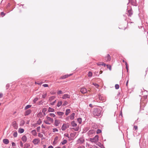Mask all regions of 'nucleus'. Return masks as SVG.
I'll return each instance as SVG.
<instances>
[{
    "label": "nucleus",
    "instance_id": "obj_1",
    "mask_svg": "<svg viewBox=\"0 0 148 148\" xmlns=\"http://www.w3.org/2000/svg\"><path fill=\"white\" fill-rule=\"evenodd\" d=\"M101 109L99 108H95L92 111V114L95 117L100 116L101 114Z\"/></svg>",
    "mask_w": 148,
    "mask_h": 148
},
{
    "label": "nucleus",
    "instance_id": "obj_2",
    "mask_svg": "<svg viewBox=\"0 0 148 148\" xmlns=\"http://www.w3.org/2000/svg\"><path fill=\"white\" fill-rule=\"evenodd\" d=\"M99 136L98 135H96L94 138H90L89 141L92 143H95L98 140Z\"/></svg>",
    "mask_w": 148,
    "mask_h": 148
},
{
    "label": "nucleus",
    "instance_id": "obj_3",
    "mask_svg": "<svg viewBox=\"0 0 148 148\" xmlns=\"http://www.w3.org/2000/svg\"><path fill=\"white\" fill-rule=\"evenodd\" d=\"M69 124L67 123L66 124H63L62 127L61 129L62 130L64 131L66 130V128L69 127Z\"/></svg>",
    "mask_w": 148,
    "mask_h": 148
},
{
    "label": "nucleus",
    "instance_id": "obj_4",
    "mask_svg": "<svg viewBox=\"0 0 148 148\" xmlns=\"http://www.w3.org/2000/svg\"><path fill=\"white\" fill-rule=\"evenodd\" d=\"M84 142V140L82 138H79L77 141V144H82Z\"/></svg>",
    "mask_w": 148,
    "mask_h": 148
},
{
    "label": "nucleus",
    "instance_id": "obj_5",
    "mask_svg": "<svg viewBox=\"0 0 148 148\" xmlns=\"http://www.w3.org/2000/svg\"><path fill=\"white\" fill-rule=\"evenodd\" d=\"M47 120L49 121L51 123L53 122V119L48 116V115L46 117Z\"/></svg>",
    "mask_w": 148,
    "mask_h": 148
},
{
    "label": "nucleus",
    "instance_id": "obj_6",
    "mask_svg": "<svg viewBox=\"0 0 148 148\" xmlns=\"http://www.w3.org/2000/svg\"><path fill=\"white\" fill-rule=\"evenodd\" d=\"M32 142L34 145H36L40 142V140L36 138L33 140Z\"/></svg>",
    "mask_w": 148,
    "mask_h": 148
},
{
    "label": "nucleus",
    "instance_id": "obj_7",
    "mask_svg": "<svg viewBox=\"0 0 148 148\" xmlns=\"http://www.w3.org/2000/svg\"><path fill=\"white\" fill-rule=\"evenodd\" d=\"M105 59L107 62H108L110 60L111 58L109 54H107V56L105 57Z\"/></svg>",
    "mask_w": 148,
    "mask_h": 148
},
{
    "label": "nucleus",
    "instance_id": "obj_8",
    "mask_svg": "<svg viewBox=\"0 0 148 148\" xmlns=\"http://www.w3.org/2000/svg\"><path fill=\"white\" fill-rule=\"evenodd\" d=\"M80 91L83 94H84L86 93L87 92V90L86 88H81Z\"/></svg>",
    "mask_w": 148,
    "mask_h": 148
},
{
    "label": "nucleus",
    "instance_id": "obj_9",
    "mask_svg": "<svg viewBox=\"0 0 148 148\" xmlns=\"http://www.w3.org/2000/svg\"><path fill=\"white\" fill-rule=\"evenodd\" d=\"M70 96L67 94H64L62 96V98L64 99H65L67 98H70Z\"/></svg>",
    "mask_w": 148,
    "mask_h": 148
},
{
    "label": "nucleus",
    "instance_id": "obj_10",
    "mask_svg": "<svg viewBox=\"0 0 148 148\" xmlns=\"http://www.w3.org/2000/svg\"><path fill=\"white\" fill-rule=\"evenodd\" d=\"M60 123V121L59 120L55 119L54 121V125L56 126H58Z\"/></svg>",
    "mask_w": 148,
    "mask_h": 148
},
{
    "label": "nucleus",
    "instance_id": "obj_11",
    "mask_svg": "<svg viewBox=\"0 0 148 148\" xmlns=\"http://www.w3.org/2000/svg\"><path fill=\"white\" fill-rule=\"evenodd\" d=\"M31 112L32 111L30 110H28L25 111L24 114V115L25 116L28 115L31 113Z\"/></svg>",
    "mask_w": 148,
    "mask_h": 148
},
{
    "label": "nucleus",
    "instance_id": "obj_12",
    "mask_svg": "<svg viewBox=\"0 0 148 148\" xmlns=\"http://www.w3.org/2000/svg\"><path fill=\"white\" fill-rule=\"evenodd\" d=\"M75 115V113H73L71 114V115L69 116V119L71 120H72L74 119Z\"/></svg>",
    "mask_w": 148,
    "mask_h": 148
},
{
    "label": "nucleus",
    "instance_id": "obj_13",
    "mask_svg": "<svg viewBox=\"0 0 148 148\" xmlns=\"http://www.w3.org/2000/svg\"><path fill=\"white\" fill-rule=\"evenodd\" d=\"M71 75L72 74H70L69 75H66L61 77H60V79H65L67 78L68 77Z\"/></svg>",
    "mask_w": 148,
    "mask_h": 148
},
{
    "label": "nucleus",
    "instance_id": "obj_14",
    "mask_svg": "<svg viewBox=\"0 0 148 148\" xmlns=\"http://www.w3.org/2000/svg\"><path fill=\"white\" fill-rule=\"evenodd\" d=\"M99 99L100 100L104 101H105V98L104 97H103L102 95H99Z\"/></svg>",
    "mask_w": 148,
    "mask_h": 148
},
{
    "label": "nucleus",
    "instance_id": "obj_15",
    "mask_svg": "<svg viewBox=\"0 0 148 148\" xmlns=\"http://www.w3.org/2000/svg\"><path fill=\"white\" fill-rule=\"evenodd\" d=\"M12 126L15 129H16L18 127V126L16 121H14L12 123Z\"/></svg>",
    "mask_w": 148,
    "mask_h": 148
},
{
    "label": "nucleus",
    "instance_id": "obj_16",
    "mask_svg": "<svg viewBox=\"0 0 148 148\" xmlns=\"http://www.w3.org/2000/svg\"><path fill=\"white\" fill-rule=\"evenodd\" d=\"M21 139L24 143L26 142L27 140L26 136L25 135L23 136L22 137Z\"/></svg>",
    "mask_w": 148,
    "mask_h": 148
},
{
    "label": "nucleus",
    "instance_id": "obj_17",
    "mask_svg": "<svg viewBox=\"0 0 148 148\" xmlns=\"http://www.w3.org/2000/svg\"><path fill=\"white\" fill-rule=\"evenodd\" d=\"M3 142L5 144H8L9 143V140L5 138L3 140Z\"/></svg>",
    "mask_w": 148,
    "mask_h": 148
},
{
    "label": "nucleus",
    "instance_id": "obj_18",
    "mask_svg": "<svg viewBox=\"0 0 148 148\" xmlns=\"http://www.w3.org/2000/svg\"><path fill=\"white\" fill-rule=\"evenodd\" d=\"M128 16H131L133 14V12L132 10L131 9L128 10Z\"/></svg>",
    "mask_w": 148,
    "mask_h": 148
},
{
    "label": "nucleus",
    "instance_id": "obj_19",
    "mask_svg": "<svg viewBox=\"0 0 148 148\" xmlns=\"http://www.w3.org/2000/svg\"><path fill=\"white\" fill-rule=\"evenodd\" d=\"M32 134L34 136H36L37 135V133L35 130H34L31 131Z\"/></svg>",
    "mask_w": 148,
    "mask_h": 148
},
{
    "label": "nucleus",
    "instance_id": "obj_20",
    "mask_svg": "<svg viewBox=\"0 0 148 148\" xmlns=\"http://www.w3.org/2000/svg\"><path fill=\"white\" fill-rule=\"evenodd\" d=\"M56 113L58 116H61L64 114V112H57Z\"/></svg>",
    "mask_w": 148,
    "mask_h": 148
},
{
    "label": "nucleus",
    "instance_id": "obj_21",
    "mask_svg": "<svg viewBox=\"0 0 148 148\" xmlns=\"http://www.w3.org/2000/svg\"><path fill=\"white\" fill-rule=\"evenodd\" d=\"M24 131V130L23 129L20 128L18 130V132L19 133L21 134L23 133Z\"/></svg>",
    "mask_w": 148,
    "mask_h": 148
},
{
    "label": "nucleus",
    "instance_id": "obj_22",
    "mask_svg": "<svg viewBox=\"0 0 148 148\" xmlns=\"http://www.w3.org/2000/svg\"><path fill=\"white\" fill-rule=\"evenodd\" d=\"M25 123V121L24 120H21L20 122V125L21 126H23Z\"/></svg>",
    "mask_w": 148,
    "mask_h": 148
},
{
    "label": "nucleus",
    "instance_id": "obj_23",
    "mask_svg": "<svg viewBox=\"0 0 148 148\" xmlns=\"http://www.w3.org/2000/svg\"><path fill=\"white\" fill-rule=\"evenodd\" d=\"M54 111V110L53 108H52L50 107H49L48 108V112H53Z\"/></svg>",
    "mask_w": 148,
    "mask_h": 148
},
{
    "label": "nucleus",
    "instance_id": "obj_24",
    "mask_svg": "<svg viewBox=\"0 0 148 148\" xmlns=\"http://www.w3.org/2000/svg\"><path fill=\"white\" fill-rule=\"evenodd\" d=\"M71 125L72 127H76L77 125V124L75 123L74 121H72L71 123Z\"/></svg>",
    "mask_w": 148,
    "mask_h": 148
},
{
    "label": "nucleus",
    "instance_id": "obj_25",
    "mask_svg": "<svg viewBox=\"0 0 148 148\" xmlns=\"http://www.w3.org/2000/svg\"><path fill=\"white\" fill-rule=\"evenodd\" d=\"M70 110L69 109H68L66 110L65 115L67 116L69 115V114L70 112Z\"/></svg>",
    "mask_w": 148,
    "mask_h": 148
},
{
    "label": "nucleus",
    "instance_id": "obj_26",
    "mask_svg": "<svg viewBox=\"0 0 148 148\" xmlns=\"http://www.w3.org/2000/svg\"><path fill=\"white\" fill-rule=\"evenodd\" d=\"M47 115L49 117L50 116L52 117H55L56 116V115L53 113H49Z\"/></svg>",
    "mask_w": 148,
    "mask_h": 148
},
{
    "label": "nucleus",
    "instance_id": "obj_27",
    "mask_svg": "<svg viewBox=\"0 0 148 148\" xmlns=\"http://www.w3.org/2000/svg\"><path fill=\"white\" fill-rule=\"evenodd\" d=\"M17 133L16 131H15V132H14L13 134V136H14V137H16L17 136Z\"/></svg>",
    "mask_w": 148,
    "mask_h": 148
},
{
    "label": "nucleus",
    "instance_id": "obj_28",
    "mask_svg": "<svg viewBox=\"0 0 148 148\" xmlns=\"http://www.w3.org/2000/svg\"><path fill=\"white\" fill-rule=\"evenodd\" d=\"M67 143V141L66 140H64L62 141L61 143V144L62 145H64Z\"/></svg>",
    "mask_w": 148,
    "mask_h": 148
},
{
    "label": "nucleus",
    "instance_id": "obj_29",
    "mask_svg": "<svg viewBox=\"0 0 148 148\" xmlns=\"http://www.w3.org/2000/svg\"><path fill=\"white\" fill-rule=\"evenodd\" d=\"M95 132L94 130H90L88 132L89 134H92Z\"/></svg>",
    "mask_w": 148,
    "mask_h": 148
},
{
    "label": "nucleus",
    "instance_id": "obj_30",
    "mask_svg": "<svg viewBox=\"0 0 148 148\" xmlns=\"http://www.w3.org/2000/svg\"><path fill=\"white\" fill-rule=\"evenodd\" d=\"M62 101H59L57 104V106L59 107L62 104Z\"/></svg>",
    "mask_w": 148,
    "mask_h": 148
},
{
    "label": "nucleus",
    "instance_id": "obj_31",
    "mask_svg": "<svg viewBox=\"0 0 148 148\" xmlns=\"http://www.w3.org/2000/svg\"><path fill=\"white\" fill-rule=\"evenodd\" d=\"M77 121L79 123V124H81L82 121V119L81 118H79L77 119Z\"/></svg>",
    "mask_w": 148,
    "mask_h": 148
},
{
    "label": "nucleus",
    "instance_id": "obj_32",
    "mask_svg": "<svg viewBox=\"0 0 148 148\" xmlns=\"http://www.w3.org/2000/svg\"><path fill=\"white\" fill-rule=\"evenodd\" d=\"M31 107V106L30 105H28L26 106L25 108V110H27L28 108H30Z\"/></svg>",
    "mask_w": 148,
    "mask_h": 148
},
{
    "label": "nucleus",
    "instance_id": "obj_33",
    "mask_svg": "<svg viewBox=\"0 0 148 148\" xmlns=\"http://www.w3.org/2000/svg\"><path fill=\"white\" fill-rule=\"evenodd\" d=\"M44 122L45 124H47L50 125L51 123L50 122L48 121L47 120L44 121Z\"/></svg>",
    "mask_w": 148,
    "mask_h": 148
},
{
    "label": "nucleus",
    "instance_id": "obj_34",
    "mask_svg": "<svg viewBox=\"0 0 148 148\" xmlns=\"http://www.w3.org/2000/svg\"><path fill=\"white\" fill-rule=\"evenodd\" d=\"M47 110V109L46 108H44L42 109V112L44 114H45V112Z\"/></svg>",
    "mask_w": 148,
    "mask_h": 148
},
{
    "label": "nucleus",
    "instance_id": "obj_35",
    "mask_svg": "<svg viewBox=\"0 0 148 148\" xmlns=\"http://www.w3.org/2000/svg\"><path fill=\"white\" fill-rule=\"evenodd\" d=\"M55 98V96H52L50 97L49 100L50 101H51L52 100L54 99Z\"/></svg>",
    "mask_w": 148,
    "mask_h": 148
},
{
    "label": "nucleus",
    "instance_id": "obj_36",
    "mask_svg": "<svg viewBox=\"0 0 148 148\" xmlns=\"http://www.w3.org/2000/svg\"><path fill=\"white\" fill-rule=\"evenodd\" d=\"M92 76V73L90 71L88 72V76L89 77H91Z\"/></svg>",
    "mask_w": 148,
    "mask_h": 148
},
{
    "label": "nucleus",
    "instance_id": "obj_37",
    "mask_svg": "<svg viewBox=\"0 0 148 148\" xmlns=\"http://www.w3.org/2000/svg\"><path fill=\"white\" fill-rule=\"evenodd\" d=\"M107 66L108 68L110 71L111 70V66L109 64L107 65Z\"/></svg>",
    "mask_w": 148,
    "mask_h": 148
},
{
    "label": "nucleus",
    "instance_id": "obj_38",
    "mask_svg": "<svg viewBox=\"0 0 148 148\" xmlns=\"http://www.w3.org/2000/svg\"><path fill=\"white\" fill-rule=\"evenodd\" d=\"M38 100V98L37 97H36L33 100V102L34 103H35Z\"/></svg>",
    "mask_w": 148,
    "mask_h": 148
},
{
    "label": "nucleus",
    "instance_id": "obj_39",
    "mask_svg": "<svg viewBox=\"0 0 148 148\" xmlns=\"http://www.w3.org/2000/svg\"><path fill=\"white\" fill-rule=\"evenodd\" d=\"M29 145L28 144H25L24 148H28V147H29Z\"/></svg>",
    "mask_w": 148,
    "mask_h": 148
},
{
    "label": "nucleus",
    "instance_id": "obj_40",
    "mask_svg": "<svg viewBox=\"0 0 148 148\" xmlns=\"http://www.w3.org/2000/svg\"><path fill=\"white\" fill-rule=\"evenodd\" d=\"M57 93L58 95H60L63 94V92L61 90H60L57 92Z\"/></svg>",
    "mask_w": 148,
    "mask_h": 148
},
{
    "label": "nucleus",
    "instance_id": "obj_41",
    "mask_svg": "<svg viewBox=\"0 0 148 148\" xmlns=\"http://www.w3.org/2000/svg\"><path fill=\"white\" fill-rule=\"evenodd\" d=\"M68 102L67 101H65L64 102L63 104V106H65L67 105Z\"/></svg>",
    "mask_w": 148,
    "mask_h": 148
},
{
    "label": "nucleus",
    "instance_id": "obj_42",
    "mask_svg": "<svg viewBox=\"0 0 148 148\" xmlns=\"http://www.w3.org/2000/svg\"><path fill=\"white\" fill-rule=\"evenodd\" d=\"M43 103H44V101L42 100H41L39 102L38 104L39 105H42L43 104Z\"/></svg>",
    "mask_w": 148,
    "mask_h": 148
},
{
    "label": "nucleus",
    "instance_id": "obj_43",
    "mask_svg": "<svg viewBox=\"0 0 148 148\" xmlns=\"http://www.w3.org/2000/svg\"><path fill=\"white\" fill-rule=\"evenodd\" d=\"M93 84L94 85L96 88H98V87H99V85L97 84L93 83Z\"/></svg>",
    "mask_w": 148,
    "mask_h": 148
},
{
    "label": "nucleus",
    "instance_id": "obj_44",
    "mask_svg": "<svg viewBox=\"0 0 148 148\" xmlns=\"http://www.w3.org/2000/svg\"><path fill=\"white\" fill-rule=\"evenodd\" d=\"M101 132V130L100 129H98L96 132L97 133V134H99Z\"/></svg>",
    "mask_w": 148,
    "mask_h": 148
},
{
    "label": "nucleus",
    "instance_id": "obj_45",
    "mask_svg": "<svg viewBox=\"0 0 148 148\" xmlns=\"http://www.w3.org/2000/svg\"><path fill=\"white\" fill-rule=\"evenodd\" d=\"M119 85L118 84H116L115 85V88L116 89H118L119 88Z\"/></svg>",
    "mask_w": 148,
    "mask_h": 148
},
{
    "label": "nucleus",
    "instance_id": "obj_46",
    "mask_svg": "<svg viewBox=\"0 0 148 148\" xmlns=\"http://www.w3.org/2000/svg\"><path fill=\"white\" fill-rule=\"evenodd\" d=\"M40 126L36 128L37 131L38 132H40Z\"/></svg>",
    "mask_w": 148,
    "mask_h": 148
},
{
    "label": "nucleus",
    "instance_id": "obj_47",
    "mask_svg": "<svg viewBox=\"0 0 148 148\" xmlns=\"http://www.w3.org/2000/svg\"><path fill=\"white\" fill-rule=\"evenodd\" d=\"M102 62H99L97 64L98 66L102 65Z\"/></svg>",
    "mask_w": 148,
    "mask_h": 148
},
{
    "label": "nucleus",
    "instance_id": "obj_48",
    "mask_svg": "<svg viewBox=\"0 0 148 148\" xmlns=\"http://www.w3.org/2000/svg\"><path fill=\"white\" fill-rule=\"evenodd\" d=\"M1 14L2 17H3L5 15V14L3 12H1Z\"/></svg>",
    "mask_w": 148,
    "mask_h": 148
},
{
    "label": "nucleus",
    "instance_id": "obj_49",
    "mask_svg": "<svg viewBox=\"0 0 148 148\" xmlns=\"http://www.w3.org/2000/svg\"><path fill=\"white\" fill-rule=\"evenodd\" d=\"M53 132H58V130L56 128H54L53 129Z\"/></svg>",
    "mask_w": 148,
    "mask_h": 148
},
{
    "label": "nucleus",
    "instance_id": "obj_50",
    "mask_svg": "<svg viewBox=\"0 0 148 148\" xmlns=\"http://www.w3.org/2000/svg\"><path fill=\"white\" fill-rule=\"evenodd\" d=\"M56 100H55V101H54L53 102L51 103H50V105H54V104L56 103Z\"/></svg>",
    "mask_w": 148,
    "mask_h": 148
},
{
    "label": "nucleus",
    "instance_id": "obj_51",
    "mask_svg": "<svg viewBox=\"0 0 148 148\" xmlns=\"http://www.w3.org/2000/svg\"><path fill=\"white\" fill-rule=\"evenodd\" d=\"M47 93H45V94L42 95V97L43 98H45L47 96Z\"/></svg>",
    "mask_w": 148,
    "mask_h": 148
},
{
    "label": "nucleus",
    "instance_id": "obj_52",
    "mask_svg": "<svg viewBox=\"0 0 148 148\" xmlns=\"http://www.w3.org/2000/svg\"><path fill=\"white\" fill-rule=\"evenodd\" d=\"M38 136L39 137H43V135L42 134H41L40 133H39L38 134Z\"/></svg>",
    "mask_w": 148,
    "mask_h": 148
},
{
    "label": "nucleus",
    "instance_id": "obj_53",
    "mask_svg": "<svg viewBox=\"0 0 148 148\" xmlns=\"http://www.w3.org/2000/svg\"><path fill=\"white\" fill-rule=\"evenodd\" d=\"M134 129L135 130H137L138 129V127L137 126L134 125Z\"/></svg>",
    "mask_w": 148,
    "mask_h": 148
},
{
    "label": "nucleus",
    "instance_id": "obj_54",
    "mask_svg": "<svg viewBox=\"0 0 148 148\" xmlns=\"http://www.w3.org/2000/svg\"><path fill=\"white\" fill-rule=\"evenodd\" d=\"M125 65H126V68L127 71L128 69V67H127V62H125Z\"/></svg>",
    "mask_w": 148,
    "mask_h": 148
},
{
    "label": "nucleus",
    "instance_id": "obj_55",
    "mask_svg": "<svg viewBox=\"0 0 148 148\" xmlns=\"http://www.w3.org/2000/svg\"><path fill=\"white\" fill-rule=\"evenodd\" d=\"M20 146L21 147H23V143L21 141H20Z\"/></svg>",
    "mask_w": 148,
    "mask_h": 148
},
{
    "label": "nucleus",
    "instance_id": "obj_56",
    "mask_svg": "<svg viewBox=\"0 0 148 148\" xmlns=\"http://www.w3.org/2000/svg\"><path fill=\"white\" fill-rule=\"evenodd\" d=\"M42 86L44 87H47L48 86V85L46 84H43Z\"/></svg>",
    "mask_w": 148,
    "mask_h": 148
},
{
    "label": "nucleus",
    "instance_id": "obj_57",
    "mask_svg": "<svg viewBox=\"0 0 148 148\" xmlns=\"http://www.w3.org/2000/svg\"><path fill=\"white\" fill-rule=\"evenodd\" d=\"M77 148H85V147L84 146H79Z\"/></svg>",
    "mask_w": 148,
    "mask_h": 148
},
{
    "label": "nucleus",
    "instance_id": "obj_58",
    "mask_svg": "<svg viewBox=\"0 0 148 148\" xmlns=\"http://www.w3.org/2000/svg\"><path fill=\"white\" fill-rule=\"evenodd\" d=\"M12 147H14L16 146V144L14 142H12Z\"/></svg>",
    "mask_w": 148,
    "mask_h": 148
},
{
    "label": "nucleus",
    "instance_id": "obj_59",
    "mask_svg": "<svg viewBox=\"0 0 148 148\" xmlns=\"http://www.w3.org/2000/svg\"><path fill=\"white\" fill-rule=\"evenodd\" d=\"M9 84H7L6 85V89H8V88L9 87Z\"/></svg>",
    "mask_w": 148,
    "mask_h": 148
},
{
    "label": "nucleus",
    "instance_id": "obj_60",
    "mask_svg": "<svg viewBox=\"0 0 148 148\" xmlns=\"http://www.w3.org/2000/svg\"><path fill=\"white\" fill-rule=\"evenodd\" d=\"M106 65L107 66V65H106V64H105L104 62H103L102 66H104V67H105Z\"/></svg>",
    "mask_w": 148,
    "mask_h": 148
},
{
    "label": "nucleus",
    "instance_id": "obj_61",
    "mask_svg": "<svg viewBox=\"0 0 148 148\" xmlns=\"http://www.w3.org/2000/svg\"><path fill=\"white\" fill-rule=\"evenodd\" d=\"M69 116H68L66 118V121H69Z\"/></svg>",
    "mask_w": 148,
    "mask_h": 148
},
{
    "label": "nucleus",
    "instance_id": "obj_62",
    "mask_svg": "<svg viewBox=\"0 0 148 148\" xmlns=\"http://www.w3.org/2000/svg\"><path fill=\"white\" fill-rule=\"evenodd\" d=\"M3 95V94L2 93L0 92V98L2 97Z\"/></svg>",
    "mask_w": 148,
    "mask_h": 148
},
{
    "label": "nucleus",
    "instance_id": "obj_63",
    "mask_svg": "<svg viewBox=\"0 0 148 148\" xmlns=\"http://www.w3.org/2000/svg\"><path fill=\"white\" fill-rule=\"evenodd\" d=\"M65 136L67 137H69V135L68 134H64Z\"/></svg>",
    "mask_w": 148,
    "mask_h": 148
},
{
    "label": "nucleus",
    "instance_id": "obj_64",
    "mask_svg": "<svg viewBox=\"0 0 148 148\" xmlns=\"http://www.w3.org/2000/svg\"><path fill=\"white\" fill-rule=\"evenodd\" d=\"M48 148H53V147L52 146L50 145L48 147Z\"/></svg>",
    "mask_w": 148,
    "mask_h": 148
}]
</instances>
